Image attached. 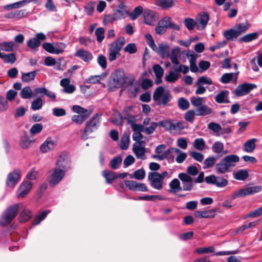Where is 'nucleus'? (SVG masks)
Here are the masks:
<instances>
[{
	"mask_svg": "<svg viewBox=\"0 0 262 262\" xmlns=\"http://www.w3.org/2000/svg\"><path fill=\"white\" fill-rule=\"evenodd\" d=\"M224 36L227 40L232 41L235 40L239 36L234 28L225 31Z\"/></svg>",
	"mask_w": 262,
	"mask_h": 262,
	"instance_id": "obj_39",
	"label": "nucleus"
},
{
	"mask_svg": "<svg viewBox=\"0 0 262 262\" xmlns=\"http://www.w3.org/2000/svg\"><path fill=\"white\" fill-rule=\"evenodd\" d=\"M179 77L178 72H170L169 73L165 76V80L169 82L173 83L177 81Z\"/></svg>",
	"mask_w": 262,
	"mask_h": 262,
	"instance_id": "obj_53",
	"label": "nucleus"
},
{
	"mask_svg": "<svg viewBox=\"0 0 262 262\" xmlns=\"http://www.w3.org/2000/svg\"><path fill=\"white\" fill-rule=\"evenodd\" d=\"M229 93V91L227 90L221 91L216 95L215 97V101L218 103H229V100L227 99Z\"/></svg>",
	"mask_w": 262,
	"mask_h": 262,
	"instance_id": "obj_24",
	"label": "nucleus"
},
{
	"mask_svg": "<svg viewBox=\"0 0 262 262\" xmlns=\"http://www.w3.org/2000/svg\"><path fill=\"white\" fill-rule=\"evenodd\" d=\"M102 176L105 178L106 183H112L115 179H117V173L111 170H104L102 171Z\"/></svg>",
	"mask_w": 262,
	"mask_h": 262,
	"instance_id": "obj_29",
	"label": "nucleus"
},
{
	"mask_svg": "<svg viewBox=\"0 0 262 262\" xmlns=\"http://www.w3.org/2000/svg\"><path fill=\"white\" fill-rule=\"evenodd\" d=\"M32 183L30 181H25L19 186L17 191L18 197L24 198L31 190Z\"/></svg>",
	"mask_w": 262,
	"mask_h": 262,
	"instance_id": "obj_16",
	"label": "nucleus"
},
{
	"mask_svg": "<svg viewBox=\"0 0 262 262\" xmlns=\"http://www.w3.org/2000/svg\"><path fill=\"white\" fill-rule=\"evenodd\" d=\"M257 139L252 138L247 140L244 144V150L247 152H252L256 147Z\"/></svg>",
	"mask_w": 262,
	"mask_h": 262,
	"instance_id": "obj_26",
	"label": "nucleus"
},
{
	"mask_svg": "<svg viewBox=\"0 0 262 262\" xmlns=\"http://www.w3.org/2000/svg\"><path fill=\"white\" fill-rule=\"evenodd\" d=\"M33 142V141L29 139L27 133L25 132L24 135L21 137L19 145L23 149H27Z\"/></svg>",
	"mask_w": 262,
	"mask_h": 262,
	"instance_id": "obj_32",
	"label": "nucleus"
},
{
	"mask_svg": "<svg viewBox=\"0 0 262 262\" xmlns=\"http://www.w3.org/2000/svg\"><path fill=\"white\" fill-rule=\"evenodd\" d=\"M129 144V136L128 134H124L121 138L120 147L122 150L128 148Z\"/></svg>",
	"mask_w": 262,
	"mask_h": 262,
	"instance_id": "obj_44",
	"label": "nucleus"
},
{
	"mask_svg": "<svg viewBox=\"0 0 262 262\" xmlns=\"http://www.w3.org/2000/svg\"><path fill=\"white\" fill-rule=\"evenodd\" d=\"M21 178V171L19 169H16L10 172L7 176L6 180L7 186L13 188Z\"/></svg>",
	"mask_w": 262,
	"mask_h": 262,
	"instance_id": "obj_9",
	"label": "nucleus"
},
{
	"mask_svg": "<svg viewBox=\"0 0 262 262\" xmlns=\"http://www.w3.org/2000/svg\"><path fill=\"white\" fill-rule=\"evenodd\" d=\"M171 98L170 93L164 92V88L162 86L158 87L153 94V99L157 102L158 105L165 106Z\"/></svg>",
	"mask_w": 262,
	"mask_h": 262,
	"instance_id": "obj_5",
	"label": "nucleus"
},
{
	"mask_svg": "<svg viewBox=\"0 0 262 262\" xmlns=\"http://www.w3.org/2000/svg\"><path fill=\"white\" fill-rule=\"evenodd\" d=\"M42 106V100L40 98H37L32 101L31 104V109L33 110H38L41 108Z\"/></svg>",
	"mask_w": 262,
	"mask_h": 262,
	"instance_id": "obj_59",
	"label": "nucleus"
},
{
	"mask_svg": "<svg viewBox=\"0 0 262 262\" xmlns=\"http://www.w3.org/2000/svg\"><path fill=\"white\" fill-rule=\"evenodd\" d=\"M46 39V35L42 33H37L34 37L30 39L27 41V46L32 50L35 49L41 45V42Z\"/></svg>",
	"mask_w": 262,
	"mask_h": 262,
	"instance_id": "obj_13",
	"label": "nucleus"
},
{
	"mask_svg": "<svg viewBox=\"0 0 262 262\" xmlns=\"http://www.w3.org/2000/svg\"><path fill=\"white\" fill-rule=\"evenodd\" d=\"M14 45V42L12 41L4 42L0 43V47L1 50L3 51L11 52L13 51Z\"/></svg>",
	"mask_w": 262,
	"mask_h": 262,
	"instance_id": "obj_50",
	"label": "nucleus"
},
{
	"mask_svg": "<svg viewBox=\"0 0 262 262\" xmlns=\"http://www.w3.org/2000/svg\"><path fill=\"white\" fill-rule=\"evenodd\" d=\"M171 20L172 18L168 16L163 17L155 27L156 33L160 35L164 34L168 29Z\"/></svg>",
	"mask_w": 262,
	"mask_h": 262,
	"instance_id": "obj_8",
	"label": "nucleus"
},
{
	"mask_svg": "<svg viewBox=\"0 0 262 262\" xmlns=\"http://www.w3.org/2000/svg\"><path fill=\"white\" fill-rule=\"evenodd\" d=\"M32 216V212L26 208H24L21 211L18 217L19 222L21 223L28 221Z\"/></svg>",
	"mask_w": 262,
	"mask_h": 262,
	"instance_id": "obj_28",
	"label": "nucleus"
},
{
	"mask_svg": "<svg viewBox=\"0 0 262 262\" xmlns=\"http://www.w3.org/2000/svg\"><path fill=\"white\" fill-rule=\"evenodd\" d=\"M148 180L152 188L157 190H161L163 188V181L159 177V172H149Z\"/></svg>",
	"mask_w": 262,
	"mask_h": 262,
	"instance_id": "obj_10",
	"label": "nucleus"
},
{
	"mask_svg": "<svg viewBox=\"0 0 262 262\" xmlns=\"http://www.w3.org/2000/svg\"><path fill=\"white\" fill-rule=\"evenodd\" d=\"M56 145L55 142L51 138H48L46 140L40 145V150L43 153H46L53 150Z\"/></svg>",
	"mask_w": 262,
	"mask_h": 262,
	"instance_id": "obj_21",
	"label": "nucleus"
},
{
	"mask_svg": "<svg viewBox=\"0 0 262 262\" xmlns=\"http://www.w3.org/2000/svg\"><path fill=\"white\" fill-rule=\"evenodd\" d=\"M234 178L237 180L244 181L247 179L249 176L247 170L241 169L236 173H233Z\"/></svg>",
	"mask_w": 262,
	"mask_h": 262,
	"instance_id": "obj_42",
	"label": "nucleus"
},
{
	"mask_svg": "<svg viewBox=\"0 0 262 262\" xmlns=\"http://www.w3.org/2000/svg\"><path fill=\"white\" fill-rule=\"evenodd\" d=\"M1 58L5 63H14L16 61V55L14 53L6 54L3 53Z\"/></svg>",
	"mask_w": 262,
	"mask_h": 262,
	"instance_id": "obj_45",
	"label": "nucleus"
},
{
	"mask_svg": "<svg viewBox=\"0 0 262 262\" xmlns=\"http://www.w3.org/2000/svg\"><path fill=\"white\" fill-rule=\"evenodd\" d=\"M104 74L100 75L91 76L85 80V82L88 83H99L101 80L104 77Z\"/></svg>",
	"mask_w": 262,
	"mask_h": 262,
	"instance_id": "obj_47",
	"label": "nucleus"
},
{
	"mask_svg": "<svg viewBox=\"0 0 262 262\" xmlns=\"http://www.w3.org/2000/svg\"><path fill=\"white\" fill-rule=\"evenodd\" d=\"M36 75L37 72L35 71L25 73H23L21 79L23 82H29L33 80Z\"/></svg>",
	"mask_w": 262,
	"mask_h": 262,
	"instance_id": "obj_40",
	"label": "nucleus"
},
{
	"mask_svg": "<svg viewBox=\"0 0 262 262\" xmlns=\"http://www.w3.org/2000/svg\"><path fill=\"white\" fill-rule=\"evenodd\" d=\"M122 162V159L120 157H116L110 162V166L113 169H117Z\"/></svg>",
	"mask_w": 262,
	"mask_h": 262,
	"instance_id": "obj_54",
	"label": "nucleus"
},
{
	"mask_svg": "<svg viewBox=\"0 0 262 262\" xmlns=\"http://www.w3.org/2000/svg\"><path fill=\"white\" fill-rule=\"evenodd\" d=\"M32 91L30 86H26L21 89L20 96L23 99H28L31 97Z\"/></svg>",
	"mask_w": 262,
	"mask_h": 262,
	"instance_id": "obj_52",
	"label": "nucleus"
},
{
	"mask_svg": "<svg viewBox=\"0 0 262 262\" xmlns=\"http://www.w3.org/2000/svg\"><path fill=\"white\" fill-rule=\"evenodd\" d=\"M26 15V10L22 9L9 12L5 15V17L9 19H19L25 17Z\"/></svg>",
	"mask_w": 262,
	"mask_h": 262,
	"instance_id": "obj_22",
	"label": "nucleus"
},
{
	"mask_svg": "<svg viewBox=\"0 0 262 262\" xmlns=\"http://www.w3.org/2000/svg\"><path fill=\"white\" fill-rule=\"evenodd\" d=\"M188 56H190V69L192 72H197L199 70L196 64V55L194 54H187Z\"/></svg>",
	"mask_w": 262,
	"mask_h": 262,
	"instance_id": "obj_43",
	"label": "nucleus"
},
{
	"mask_svg": "<svg viewBox=\"0 0 262 262\" xmlns=\"http://www.w3.org/2000/svg\"><path fill=\"white\" fill-rule=\"evenodd\" d=\"M66 172L72 169L71 161L69 155L67 152L61 153L56 161V167Z\"/></svg>",
	"mask_w": 262,
	"mask_h": 262,
	"instance_id": "obj_6",
	"label": "nucleus"
},
{
	"mask_svg": "<svg viewBox=\"0 0 262 262\" xmlns=\"http://www.w3.org/2000/svg\"><path fill=\"white\" fill-rule=\"evenodd\" d=\"M224 144L220 141L215 142L212 146V151L217 154H220L224 150Z\"/></svg>",
	"mask_w": 262,
	"mask_h": 262,
	"instance_id": "obj_48",
	"label": "nucleus"
},
{
	"mask_svg": "<svg viewBox=\"0 0 262 262\" xmlns=\"http://www.w3.org/2000/svg\"><path fill=\"white\" fill-rule=\"evenodd\" d=\"M213 83L211 79L206 76H202L199 77L195 83V84H212Z\"/></svg>",
	"mask_w": 262,
	"mask_h": 262,
	"instance_id": "obj_56",
	"label": "nucleus"
},
{
	"mask_svg": "<svg viewBox=\"0 0 262 262\" xmlns=\"http://www.w3.org/2000/svg\"><path fill=\"white\" fill-rule=\"evenodd\" d=\"M215 210L211 209L205 211H196L194 213V215L198 218H211L214 217Z\"/></svg>",
	"mask_w": 262,
	"mask_h": 262,
	"instance_id": "obj_25",
	"label": "nucleus"
},
{
	"mask_svg": "<svg viewBox=\"0 0 262 262\" xmlns=\"http://www.w3.org/2000/svg\"><path fill=\"white\" fill-rule=\"evenodd\" d=\"M178 106L182 110H186L189 107V103L186 99L181 97L178 100Z\"/></svg>",
	"mask_w": 262,
	"mask_h": 262,
	"instance_id": "obj_55",
	"label": "nucleus"
},
{
	"mask_svg": "<svg viewBox=\"0 0 262 262\" xmlns=\"http://www.w3.org/2000/svg\"><path fill=\"white\" fill-rule=\"evenodd\" d=\"M205 146V143L203 139L198 138L194 140V147L195 148L202 150Z\"/></svg>",
	"mask_w": 262,
	"mask_h": 262,
	"instance_id": "obj_60",
	"label": "nucleus"
},
{
	"mask_svg": "<svg viewBox=\"0 0 262 262\" xmlns=\"http://www.w3.org/2000/svg\"><path fill=\"white\" fill-rule=\"evenodd\" d=\"M97 62L103 69H105L107 67L106 58L102 54H100L97 59Z\"/></svg>",
	"mask_w": 262,
	"mask_h": 262,
	"instance_id": "obj_63",
	"label": "nucleus"
},
{
	"mask_svg": "<svg viewBox=\"0 0 262 262\" xmlns=\"http://www.w3.org/2000/svg\"><path fill=\"white\" fill-rule=\"evenodd\" d=\"M134 80L133 77H125L123 70L117 69L111 75L110 85L115 88H120L123 85H133Z\"/></svg>",
	"mask_w": 262,
	"mask_h": 262,
	"instance_id": "obj_2",
	"label": "nucleus"
},
{
	"mask_svg": "<svg viewBox=\"0 0 262 262\" xmlns=\"http://www.w3.org/2000/svg\"><path fill=\"white\" fill-rule=\"evenodd\" d=\"M258 33L254 32L252 33L247 34L238 39V41L240 43L245 42H248L252 41L258 38Z\"/></svg>",
	"mask_w": 262,
	"mask_h": 262,
	"instance_id": "obj_33",
	"label": "nucleus"
},
{
	"mask_svg": "<svg viewBox=\"0 0 262 262\" xmlns=\"http://www.w3.org/2000/svg\"><path fill=\"white\" fill-rule=\"evenodd\" d=\"M203 100V98L192 96L190 98V102L193 106L199 107L202 105Z\"/></svg>",
	"mask_w": 262,
	"mask_h": 262,
	"instance_id": "obj_62",
	"label": "nucleus"
},
{
	"mask_svg": "<svg viewBox=\"0 0 262 262\" xmlns=\"http://www.w3.org/2000/svg\"><path fill=\"white\" fill-rule=\"evenodd\" d=\"M228 184V180L221 177H217L216 180H215V185L218 187H224L226 186Z\"/></svg>",
	"mask_w": 262,
	"mask_h": 262,
	"instance_id": "obj_61",
	"label": "nucleus"
},
{
	"mask_svg": "<svg viewBox=\"0 0 262 262\" xmlns=\"http://www.w3.org/2000/svg\"><path fill=\"white\" fill-rule=\"evenodd\" d=\"M216 161V158L214 157H209L204 161V169H207L212 167Z\"/></svg>",
	"mask_w": 262,
	"mask_h": 262,
	"instance_id": "obj_58",
	"label": "nucleus"
},
{
	"mask_svg": "<svg viewBox=\"0 0 262 262\" xmlns=\"http://www.w3.org/2000/svg\"><path fill=\"white\" fill-rule=\"evenodd\" d=\"M250 25L247 23L245 24H239L234 27V29L238 36L246 32L250 28Z\"/></svg>",
	"mask_w": 262,
	"mask_h": 262,
	"instance_id": "obj_41",
	"label": "nucleus"
},
{
	"mask_svg": "<svg viewBox=\"0 0 262 262\" xmlns=\"http://www.w3.org/2000/svg\"><path fill=\"white\" fill-rule=\"evenodd\" d=\"M133 150L137 158L142 160H145L146 158L145 155L146 152L145 148L133 145Z\"/></svg>",
	"mask_w": 262,
	"mask_h": 262,
	"instance_id": "obj_34",
	"label": "nucleus"
},
{
	"mask_svg": "<svg viewBox=\"0 0 262 262\" xmlns=\"http://www.w3.org/2000/svg\"><path fill=\"white\" fill-rule=\"evenodd\" d=\"M92 113V110H90L86 114L74 115L72 117V120L77 124H81L90 116Z\"/></svg>",
	"mask_w": 262,
	"mask_h": 262,
	"instance_id": "obj_30",
	"label": "nucleus"
},
{
	"mask_svg": "<svg viewBox=\"0 0 262 262\" xmlns=\"http://www.w3.org/2000/svg\"><path fill=\"white\" fill-rule=\"evenodd\" d=\"M262 189L261 186H256L246 187L235 191L231 195L232 199H235L240 197H244L248 195H251L260 191Z\"/></svg>",
	"mask_w": 262,
	"mask_h": 262,
	"instance_id": "obj_7",
	"label": "nucleus"
},
{
	"mask_svg": "<svg viewBox=\"0 0 262 262\" xmlns=\"http://www.w3.org/2000/svg\"><path fill=\"white\" fill-rule=\"evenodd\" d=\"M239 160L236 155H229L215 164V170L217 174H225L231 171V168L235 166V163Z\"/></svg>",
	"mask_w": 262,
	"mask_h": 262,
	"instance_id": "obj_1",
	"label": "nucleus"
},
{
	"mask_svg": "<svg viewBox=\"0 0 262 262\" xmlns=\"http://www.w3.org/2000/svg\"><path fill=\"white\" fill-rule=\"evenodd\" d=\"M209 19V14L207 12H203L196 17V28L199 30H203L206 27Z\"/></svg>",
	"mask_w": 262,
	"mask_h": 262,
	"instance_id": "obj_15",
	"label": "nucleus"
},
{
	"mask_svg": "<svg viewBox=\"0 0 262 262\" xmlns=\"http://www.w3.org/2000/svg\"><path fill=\"white\" fill-rule=\"evenodd\" d=\"M50 212V211L49 210H47L39 213L38 214L36 215L35 218L32 221V225L34 226L38 225L42 220L46 218L47 214L49 213Z\"/></svg>",
	"mask_w": 262,
	"mask_h": 262,
	"instance_id": "obj_37",
	"label": "nucleus"
},
{
	"mask_svg": "<svg viewBox=\"0 0 262 262\" xmlns=\"http://www.w3.org/2000/svg\"><path fill=\"white\" fill-rule=\"evenodd\" d=\"M156 4L162 9L165 10L172 7L174 2L173 0H156Z\"/></svg>",
	"mask_w": 262,
	"mask_h": 262,
	"instance_id": "obj_35",
	"label": "nucleus"
},
{
	"mask_svg": "<svg viewBox=\"0 0 262 262\" xmlns=\"http://www.w3.org/2000/svg\"><path fill=\"white\" fill-rule=\"evenodd\" d=\"M156 51L163 59L168 58L170 55V48L167 44L159 45Z\"/></svg>",
	"mask_w": 262,
	"mask_h": 262,
	"instance_id": "obj_23",
	"label": "nucleus"
},
{
	"mask_svg": "<svg viewBox=\"0 0 262 262\" xmlns=\"http://www.w3.org/2000/svg\"><path fill=\"white\" fill-rule=\"evenodd\" d=\"M116 18L118 20L126 17L129 15L127 6L123 3H120L114 12Z\"/></svg>",
	"mask_w": 262,
	"mask_h": 262,
	"instance_id": "obj_17",
	"label": "nucleus"
},
{
	"mask_svg": "<svg viewBox=\"0 0 262 262\" xmlns=\"http://www.w3.org/2000/svg\"><path fill=\"white\" fill-rule=\"evenodd\" d=\"M196 115L206 116L212 113V109L207 105H202L196 110Z\"/></svg>",
	"mask_w": 262,
	"mask_h": 262,
	"instance_id": "obj_31",
	"label": "nucleus"
},
{
	"mask_svg": "<svg viewBox=\"0 0 262 262\" xmlns=\"http://www.w3.org/2000/svg\"><path fill=\"white\" fill-rule=\"evenodd\" d=\"M75 56L78 57L85 62H89L93 58L92 54L83 49H79L75 53Z\"/></svg>",
	"mask_w": 262,
	"mask_h": 262,
	"instance_id": "obj_20",
	"label": "nucleus"
},
{
	"mask_svg": "<svg viewBox=\"0 0 262 262\" xmlns=\"http://www.w3.org/2000/svg\"><path fill=\"white\" fill-rule=\"evenodd\" d=\"M157 13L150 9H145L143 11L145 23L148 25H153L157 18Z\"/></svg>",
	"mask_w": 262,
	"mask_h": 262,
	"instance_id": "obj_18",
	"label": "nucleus"
},
{
	"mask_svg": "<svg viewBox=\"0 0 262 262\" xmlns=\"http://www.w3.org/2000/svg\"><path fill=\"white\" fill-rule=\"evenodd\" d=\"M21 204H15L8 207L3 213L0 219V225L4 227L9 224L16 216Z\"/></svg>",
	"mask_w": 262,
	"mask_h": 262,
	"instance_id": "obj_4",
	"label": "nucleus"
},
{
	"mask_svg": "<svg viewBox=\"0 0 262 262\" xmlns=\"http://www.w3.org/2000/svg\"><path fill=\"white\" fill-rule=\"evenodd\" d=\"M126 186L132 191H138L146 192L148 191V188L144 183H139L135 181L126 180L125 181Z\"/></svg>",
	"mask_w": 262,
	"mask_h": 262,
	"instance_id": "obj_14",
	"label": "nucleus"
},
{
	"mask_svg": "<svg viewBox=\"0 0 262 262\" xmlns=\"http://www.w3.org/2000/svg\"><path fill=\"white\" fill-rule=\"evenodd\" d=\"M180 48L179 47L173 48L171 50V53L169 55L171 62L176 65L179 64L180 62L178 60V58L180 55Z\"/></svg>",
	"mask_w": 262,
	"mask_h": 262,
	"instance_id": "obj_36",
	"label": "nucleus"
},
{
	"mask_svg": "<svg viewBox=\"0 0 262 262\" xmlns=\"http://www.w3.org/2000/svg\"><path fill=\"white\" fill-rule=\"evenodd\" d=\"M143 11L142 7L139 6L134 9L133 12L129 13V16L132 20H135L142 13H143Z\"/></svg>",
	"mask_w": 262,
	"mask_h": 262,
	"instance_id": "obj_49",
	"label": "nucleus"
},
{
	"mask_svg": "<svg viewBox=\"0 0 262 262\" xmlns=\"http://www.w3.org/2000/svg\"><path fill=\"white\" fill-rule=\"evenodd\" d=\"M158 126L162 127L166 130H172L173 122L170 120L165 119L157 122Z\"/></svg>",
	"mask_w": 262,
	"mask_h": 262,
	"instance_id": "obj_46",
	"label": "nucleus"
},
{
	"mask_svg": "<svg viewBox=\"0 0 262 262\" xmlns=\"http://www.w3.org/2000/svg\"><path fill=\"white\" fill-rule=\"evenodd\" d=\"M66 172L62 170L55 168L51 175L49 183L52 187L57 185L64 178Z\"/></svg>",
	"mask_w": 262,
	"mask_h": 262,
	"instance_id": "obj_12",
	"label": "nucleus"
},
{
	"mask_svg": "<svg viewBox=\"0 0 262 262\" xmlns=\"http://www.w3.org/2000/svg\"><path fill=\"white\" fill-rule=\"evenodd\" d=\"M101 117V115L100 114L97 113L86 122L85 127L81 136L82 140H86L89 138L90 134L98 129L100 124Z\"/></svg>",
	"mask_w": 262,
	"mask_h": 262,
	"instance_id": "obj_3",
	"label": "nucleus"
},
{
	"mask_svg": "<svg viewBox=\"0 0 262 262\" xmlns=\"http://www.w3.org/2000/svg\"><path fill=\"white\" fill-rule=\"evenodd\" d=\"M125 43L124 37H120L110 45L109 51L119 54V51Z\"/></svg>",
	"mask_w": 262,
	"mask_h": 262,
	"instance_id": "obj_19",
	"label": "nucleus"
},
{
	"mask_svg": "<svg viewBox=\"0 0 262 262\" xmlns=\"http://www.w3.org/2000/svg\"><path fill=\"white\" fill-rule=\"evenodd\" d=\"M255 84L244 83L238 85L235 90L234 94L238 97L242 96L248 94L251 90L256 88Z\"/></svg>",
	"mask_w": 262,
	"mask_h": 262,
	"instance_id": "obj_11",
	"label": "nucleus"
},
{
	"mask_svg": "<svg viewBox=\"0 0 262 262\" xmlns=\"http://www.w3.org/2000/svg\"><path fill=\"white\" fill-rule=\"evenodd\" d=\"M95 35L97 36V40L101 42L104 39V29L103 28H98L96 30Z\"/></svg>",
	"mask_w": 262,
	"mask_h": 262,
	"instance_id": "obj_64",
	"label": "nucleus"
},
{
	"mask_svg": "<svg viewBox=\"0 0 262 262\" xmlns=\"http://www.w3.org/2000/svg\"><path fill=\"white\" fill-rule=\"evenodd\" d=\"M170 189V192L176 193L178 191L182 190V187L180 186V183L178 179H174L169 183Z\"/></svg>",
	"mask_w": 262,
	"mask_h": 262,
	"instance_id": "obj_38",
	"label": "nucleus"
},
{
	"mask_svg": "<svg viewBox=\"0 0 262 262\" xmlns=\"http://www.w3.org/2000/svg\"><path fill=\"white\" fill-rule=\"evenodd\" d=\"M184 24L189 30H193L196 24V22L193 19L187 18L184 20Z\"/></svg>",
	"mask_w": 262,
	"mask_h": 262,
	"instance_id": "obj_57",
	"label": "nucleus"
},
{
	"mask_svg": "<svg viewBox=\"0 0 262 262\" xmlns=\"http://www.w3.org/2000/svg\"><path fill=\"white\" fill-rule=\"evenodd\" d=\"M42 48L48 52L52 54H59L63 52V50L57 49L52 43L45 42L42 45Z\"/></svg>",
	"mask_w": 262,
	"mask_h": 262,
	"instance_id": "obj_27",
	"label": "nucleus"
},
{
	"mask_svg": "<svg viewBox=\"0 0 262 262\" xmlns=\"http://www.w3.org/2000/svg\"><path fill=\"white\" fill-rule=\"evenodd\" d=\"M234 75H235V81H236L237 80V75L232 73L224 74L221 77L220 80L223 83H228L232 79Z\"/></svg>",
	"mask_w": 262,
	"mask_h": 262,
	"instance_id": "obj_51",
	"label": "nucleus"
}]
</instances>
